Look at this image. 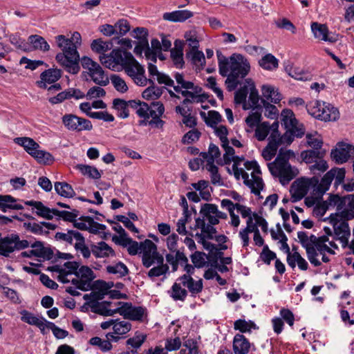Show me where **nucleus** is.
<instances>
[{
    "instance_id": "26",
    "label": "nucleus",
    "mask_w": 354,
    "mask_h": 354,
    "mask_svg": "<svg viewBox=\"0 0 354 354\" xmlns=\"http://www.w3.org/2000/svg\"><path fill=\"white\" fill-rule=\"evenodd\" d=\"M311 29L315 37L317 39L325 41H329L330 43H334L337 40L336 36L329 37L328 35V29L325 24H320L317 22H313L311 24Z\"/></svg>"
},
{
    "instance_id": "37",
    "label": "nucleus",
    "mask_w": 354,
    "mask_h": 354,
    "mask_svg": "<svg viewBox=\"0 0 354 354\" xmlns=\"http://www.w3.org/2000/svg\"><path fill=\"white\" fill-rule=\"evenodd\" d=\"M28 41L32 45V46H30L31 51L32 50H39L42 52H47L50 50V46L46 40L43 37L38 35L29 36Z\"/></svg>"
},
{
    "instance_id": "17",
    "label": "nucleus",
    "mask_w": 354,
    "mask_h": 354,
    "mask_svg": "<svg viewBox=\"0 0 354 354\" xmlns=\"http://www.w3.org/2000/svg\"><path fill=\"white\" fill-rule=\"evenodd\" d=\"M122 315L124 319L143 322L147 316V309L142 306H135L131 302L123 304Z\"/></svg>"
},
{
    "instance_id": "48",
    "label": "nucleus",
    "mask_w": 354,
    "mask_h": 354,
    "mask_svg": "<svg viewBox=\"0 0 354 354\" xmlns=\"http://www.w3.org/2000/svg\"><path fill=\"white\" fill-rule=\"evenodd\" d=\"M9 41L19 50L24 52L31 51L30 45L25 41V39H21L18 34L10 35L9 37Z\"/></svg>"
},
{
    "instance_id": "54",
    "label": "nucleus",
    "mask_w": 354,
    "mask_h": 354,
    "mask_svg": "<svg viewBox=\"0 0 354 354\" xmlns=\"http://www.w3.org/2000/svg\"><path fill=\"white\" fill-rule=\"evenodd\" d=\"M75 275L77 277L83 279L84 282L89 283V286H91V281L95 278L93 270L88 266H81L78 268Z\"/></svg>"
},
{
    "instance_id": "60",
    "label": "nucleus",
    "mask_w": 354,
    "mask_h": 354,
    "mask_svg": "<svg viewBox=\"0 0 354 354\" xmlns=\"http://www.w3.org/2000/svg\"><path fill=\"white\" fill-rule=\"evenodd\" d=\"M157 266H155L150 269L147 273L149 278L158 277L165 274L169 271V266L167 264H165L164 262L156 263Z\"/></svg>"
},
{
    "instance_id": "61",
    "label": "nucleus",
    "mask_w": 354,
    "mask_h": 354,
    "mask_svg": "<svg viewBox=\"0 0 354 354\" xmlns=\"http://www.w3.org/2000/svg\"><path fill=\"white\" fill-rule=\"evenodd\" d=\"M328 168V165L323 158H319L317 161L310 165L309 169L314 175H320L322 173L326 171Z\"/></svg>"
},
{
    "instance_id": "15",
    "label": "nucleus",
    "mask_w": 354,
    "mask_h": 354,
    "mask_svg": "<svg viewBox=\"0 0 354 354\" xmlns=\"http://www.w3.org/2000/svg\"><path fill=\"white\" fill-rule=\"evenodd\" d=\"M62 120L65 127L69 131H90L93 128L90 120L77 117L73 114H66Z\"/></svg>"
},
{
    "instance_id": "47",
    "label": "nucleus",
    "mask_w": 354,
    "mask_h": 354,
    "mask_svg": "<svg viewBox=\"0 0 354 354\" xmlns=\"http://www.w3.org/2000/svg\"><path fill=\"white\" fill-rule=\"evenodd\" d=\"M285 71L290 76L298 80L306 81L310 79V75L308 73L304 72L298 68H293L290 65L285 67Z\"/></svg>"
},
{
    "instance_id": "23",
    "label": "nucleus",
    "mask_w": 354,
    "mask_h": 354,
    "mask_svg": "<svg viewBox=\"0 0 354 354\" xmlns=\"http://www.w3.org/2000/svg\"><path fill=\"white\" fill-rule=\"evenodd\" d=\"M62 76V71L57 68H50L44 71L40 75V80L36 82L37 85L41 88H46L47 84H53L57 82Z\"/></svg>"
},
{
    "instance_id": "8",
    "label": "nucleus",
    "mask_w": 354,
    "mask_h": 354,
    "mask_svg": "<svg viewBox=\"0 0 354 354\" xmlns=\"http://www.w3.org/2000/svg\"><path fill=\"white\" fill-rule=\"evenodd\" d=\"M30 243L27 240H21L17 234H10L2 237L0 234V255L9 257L15 251L28 248Z\"/></svg>"
},
{
    "instance_id": "59",
    "label": "nucleus",
    "mask_w": 354,
    "mask_h": 354,
    "mask_svg": "<svg viewBox=\"0 0 354 354\" xmlns=\"http://www.w3.org/2000/svg\"><path fill=\"white\" fill-rule=\"evenodd\" d=\"M324 103L317 100L310 102L306 105V109L310 115L319 119Z\"/></svg>"
},
{
    "instance_id": "19",
    "label": "nucleus",
    "mask_w": 354,
    "mask_h": 354,
    "mask_svg": "<svg viewBox=\"0 0 354 354\" xmlns=\"http://www.w3.org/2000/svg\"><path fill=\"white\" fill-rule=\"evenodd\" d=\"M113 107L118 111V115L120 118H127L129 115V108H131L135 110L136 113L138 114L139 101H125L122 99L116 98L113 101Z\"/></svg>"
},
{
    "instance_id": "7",
    "label": "nucleus",
    "mask_w": 354,
    "mask_h": 354,
    "mask_svg": "<svg viewBox=\"0 0 354 354\" xmlns=\"http://www.w3.org/2000/svg\"><path fill=\"white\" fill-rule=\"evenodd\" d=\"M92 291L85 294L83 299L92 298L95 302H101L106 295H109L111 298H120L121 293L118 290H111L113 287V282H106L102 280L95 281L91 286Z\"/></svg>"
},
{
    "instance_id": "18",
    "label": "nucleus",
    "mask_w": 354,
    "mask_h": 354,
    "mask_svg": "<svg viewBox=\"0 0 354 354\" xmlns=\"http://www.w3.org/2000/svg\"><path fill=\"white\" fill-rule=\"evenodd\" d=\"M352 151H354V147L344 142H339L335 149L330 153L331 158L336 163L342 164L346 162L351 156Z\"/></svg>"
},
{
    "instance_id": "62",
    "label": "nucleus",
    "mask_w": 354,
    "mask_h": 354,
    "mask_svg": "<svg viewBox=\"0 0 354 354\" xmlns=\"http://www.w3.org/2000/svg\"><path fill=\"white\" fill-rule=\"evenodd\" d=\"M33 155L34 156H32V157L41 164H50L53 161V157L50 153L44 150H40L39 149H37L35 151V154Z\"/></svg>"
},
{
    "instance_id": "50",
    "label": "nucleus",
    "mask_w": 354,
    "mask_h": 354,
    "mask_svg": "<svg viewBox=\"0 0 354 354\" xmlns=\"http://www.w3.org/2000/svg\"><path fill=\"white\" fill-rule=\"evenodd\" d=\"M246 82L250 86V92L249 95V102L250 103V106H254L257 109H261V107L259 104V102L260 100L258 91L255 88L254 83L252 82L251 79H247Z\"/></svg>"
},
{
    "instance_id": "12",
    "label": "nucleus",
    "mask_w": 354,
    "mask_h": 354,
    "mask_svg": "<svg viewBox=\"0 0 354 354\" xmlns=\"http://www.w3.org/2000/svg\"><path fill=\"white\" fill-rule=\"evenodd\" d=\"M228 74L239 79L244 78L250 72V65L248 59L241 54H232L230 57Z\"/></svg>"
},
{
    "instance_id": "44",
    "label": "nucleus",
    "mask_w": 354,
    "mask_h": 354,
    "mask_svg": "<svg viewBox=\"0 0 354 354\" xmlns=\"http://www.w3.org/2000/svg\"><path fill=\"white\" fill-rule=\"evenodd\" d=\"M55 189L59 195L65 198H72L75 195L72 186L65 182H56Z\"/></svg>"
},
{
    "instance_id": "46",
    "label": "nucleus",
    "mask_w": 354,
    "mask_h": 354,
    "mask_svg": "<svg viewBox=\"0 0 354 354\" xmlns=\"http://www.w3.org/2000/svg\"><path fill=\"white\" fill-rule=\"evenodd\" d=\"M259 64L263 68L271 71L278 67L279 62L274 55L268 53L259 60Z\"/></svg>"
},
{
    "instance_id": "2",
    "label": "nucleus",
    "mask_w": 354,
    "mask_h": 354,
    "mask_svg": "<svg viewBox=\"0 0 354 354\" xmlns=\"http://www.w3.org/2000/svg\"><path fill=\"white\" fill-rule=\"evenodd\" d=\"M292 152L279 151L274 162L268 164V169L274 176L278 177L282 185L288 184L299 173L297 169L292 167L288 160Z\"/></svg>"
},
{
    "instance_id": "51",
    "label": "nucleus",
    "mask_w": 354,
    "mask_h": 354,
    "mask_svg": "<svg viewBox=\"0 0 354 354\" xmlns=\"http://www.w3.org/2000/svg\"><path fill=\"white\" fill-rule=\"evenodd\" d=\"M281 120L283 122L286 128H294L297 124V120H296L294 113L290 109H284L282 111Z\"/></svg>"
},
{
    "instance_id": "6",
    "label": "nucleus",
    "mask_w": 354,
    "mask_h": 354,
    "mask_svg": "<svg viewBox=\"0 0 354 354\" xmlns=\"http://www.w3.org/2000/svg\"><path fill=\"white\" fill-rule=\"evenodd\" d=\"M131 55V53L120 49H113L109 55H100L99 59L105 67L113 71H120L129 61V56Z\"/></svg>"
},
{
    "instance_id": "64",
    "label": "nucleus",
    "mask_w": 354,
    "mask_h": 354,
    "mask_svg": "<svg viewBox=\"0 0 354 354\" xmlns=\"http://www.w3.org/2000/svg\"><path fill=\"white\" fill-rule=\"evenodd\" d=\"M270 132V124L263 122L259 124L255 129V136L258 140L262 141L266 139Z\"/></svg>"
},
{
    "instance_id": "5",
    "label": "nucleus",
    "mask_w": 354,
    "mask_h": 354,
    "mask_svg": "<svg viewBox=\"0 0 354 354\" xmlns=\"http://www.w3.org/2000/svg\"><path fill=\"white\" fill-rule=\"evenodd\" d=\"M330 206L336 207L335 215L344 220H351L354 218V194L340 197L338 195H330L328 198Z\"/></svg>"
},
{
    "instance_id": "38",
    "label": "nucleus",
    "mask_w": 354,
    "mask_h": 354,
    "mask_svg": "<svg viewBox=\"0 0 354 354\" xmlns=\"http://www.w3.org/2000/svg\"><path fill=\"white\" fill-rule=\"evenodd\" d=\"M84 236L82 233L77 230H70L66 232H57L55 238L58 241H64L74 246V243H77V236Z\"/></svg>"
},
{
    "instance_id": "42",
    "label": "nucleus",
    "mask_w": 354,
    "mask_h": 354,
    "mask_svg": "<svg viewBox=\"0 0 354 354\" xmlns=\"http://www.w3.org/2000/svg\"><path fill=\"white\" fill-rule=\"evenodd\" d=\"M148 83L150 84V86L142 92V97L146 100H156L159 98L162 93V88L156 86L154 82L151 79H149Z\"/></svg>"
},
{
    "instance_id": "58",
    "label": "nucleus",
    "mask_w": 354,
    "mask_h": 354,
    "mask_svg": "<svg viewBox=\"0 0 354 354\" xmlns=\"http://www.w3.org/2000/svg\"><path fill=\"white\" fill-rule=\"evenodd\" d=\"M77 168L83 175H86L91 178L99 179L101 177L100 171L95 167L85 165H77Z\"/></svg>"
},
{
    "instance_id": "45",
    "label": "nucleus",
    "mask_w": 354,
    "mask_h": 354,
    "mask_svg": "<svg viewBox=\"0 0 354 354\" xmlns=\"http://www.w3.org/2000/svg\"><path fill=\"white\" fill-rule=\"evenodd\" d=\"M187 296V290L183 288V284L180 281H177L174 283L171 287V297L175 301H184Z\"/></svg>"
},
{
    "instance_id": "43",
    "label": "nucleus",
    "mask_w": 354,
    "mask_h": 354,
    "mask_svg": "<svg viewBox=\"0 0 354 354\" xmlns=\"http://www.w3.org/2000/svg\"><path fill=\"white\" fill-rule=\"evenodd\" d=\"M326 153L325 150L309 149L301 152L302 160L308 164H312L319 158H323Z\"/></svg>"
},
{
    "instance_id": "56",
    "label": "nucleus",
    "mask_w": 354,
    "mask_h": 354,
    "mask_svg": "<svg viewBox=\"0 0 354 354\" xmlns=\"http://www.w3.org/2000/svg\"><path fill=\"white\" fill-rule=\"evenodd\" d=\"M106 271L109 274H116L118 277H124L129 272L127 267L121 262H119L114 266H108L106 267Z\"/></svg>"
},
{
    "instance_id": "14",
    "label": "nucleus",
    "mask_w": 354,
    "mask_h": 354,
    "mask_svg": "<svg viewBox=\"0 0 354 354\" xmlns=\"http://www.w3.org/2000/svg\"><path fill=\"white\" fill-rule=\"evenodd\" d=\"M344 178L345 170L344 169L333 168L323 176L320 182L319 181L314 191L322 195L328 190L334 178L335 179V184L337 185L342 183Z\"/></svg>"
},
{
    "instance_id": "1",
    "label": "nucleus",
    "mask_w": 354,
    "mask_h": 354,
    "mask_svg": "<svg viewBox=\"0 0 354 354\" xmlns=\"http://www.w3.org/2000/svg\"><path fill=\"white\" fill-rule=\"evenodd\" d=\"M57 46L62 50L56 55L57 62L70 73L77 74L80 69L79 66L80 55L77 46L81 45V35L75 32L71 39L63 35L55 37Z\"/></svg>"
},
{
    "instance_id": "30",
    "label": "nucleus",
    "mask_w": 354,
    "mask_h": 354,
    "mask_svg": "<svg viewBox=\"0 0 354 354\" xmlns=\"http://www.w3.org/2000/svg\"><path fill=\"white\" fill-rule=\"evenodd\" d=\"M194 13L188 10H178L171 12H165L162 18L165 21L171 22H184L187 19L192 17Z\"/></svg>"
},
{
    "instance_id": "53",
    "label": "nucleus",
    "mask_w": 354,
    "mask_h": 354,
    "mask_svg": "<svg viewBox=\"0 0 354 354\" xmlns=\"http://www.w3.org/2000/svg\"><path fill=\"white\" fill-rule=\"evenodd\" d=\"M201 117L204 119L205 123L211 127H214L221 120V115L218 111H209L208 112V116H206V113L205 112H201Z\"/></svg>"
},
{
    "instance_id": "52",
    "label": "nucleus",
    "mask_w": 354,
    "mask_h": 354,
    "mask_svg": "<svg viewBox=\"0 0 354 354\" xmlns=\"http://www.w3.org/2000/svg\"><path fill=\"white\" fill-rule=\"evenodd\" d=\"M206 169L211 174V183L213 185H221L223 184L221 175L218 174V168L213 164L212 159L206 165Z\"/></svg>"
},
{
    "instance_id": "49",
    "label": "nucleus",
    "mask_w": 354,
    "mask_h": 354,
    "mask_svg": "<svg viewBox=\"0 0 354 354\" xmlns=\"http://www.w3.org/2000/svg\"><path fill=\"white\" fill-rule=\"evenodd\" d=\"M74 248L77 252H80L82 257L85 259H88L92 252L91 247H88L85 244V238L78 235L77 243H74Z\"/></svg>"
},
{
    "instance_id": "24",
    "label": "nucleus",
    "mask_w": 354,
    "mask_h": 354,
    "mask_svg": "<svg viewBox=\"0 0 354 354\" xmlns=\"http://www.w3.org/2000/svg\"><path fill=\"white\" fill-rule=\"evenodd\" d=\"M241 176L244 180V184L250 188L251 192L255 195H260L261 190L263 189L264 186L262 178L254 174H252V179H249L248 174L244 170L242 172Z\"/></svg>"
},
{
    "instance_id": "41",
    "label": "nucleus",
    "mask_w": 354,
    "mask_h": 354,
    "mask_svg": "<svg viewBox=\"0 0 354 354\" xmlns=\"http://www.w3.org/2000/svg\"><path fill=\"white\" fill-rule=\"evenodd\" d=\"M112 48V43L110 41H104L102 39H94L91 44V50L100 55H106L105 53L110 50Z\"/></svg>"
},
{
    "instance_id": "16",
    "label": "nucleus",
    "mask_w": 354,
    "mask_h": 354,
    "mask_svg": "<svg viewBox=\"0 0 354 354\" xmlns=\"http://www.w3.org/2000/svg\"><path fill=\"white\" fill-rule=\"evenodd\" d=\"M330 223L333 225L335 235L343 243H348L350 236V228L347 223L348 220L340 218V216L335 214H331L329 217Z\"/></svg>"
},
{
    "instance_id": "10",
    "label": "nucleus",
    "mask_w": 354,
    "mask_h": 354,
    "mask_svg": "<svg viewBox=\"0 0 354 354\" xmlns=\"http://www.w3.org/2000/svg\"><path fill=\"white\" fill-rule=\"evenodd\" d=\"M140 251L142 254V264L146 268H149L156 263L164 262V258L158 252L156 245L149 239L140 243Z\"/></svg>"
},
{
    "instance_id": "29",
    "label": "nucleus",
    "mask_w": 354,
    "mask_h": 354,
    "mask_svg": "<svg viewBox=\"0 0 354 354\" xmlns=\"http://www.w3.org/2000/svg\"><path fill=\"white\" fill-rule=\"evenodd\" d=\"M18 199L10 195H0V210L3 212H8L10 210L23 209L24 206L18 204Z\"/></svg>"
},
{
    "instance_id": "3",
    "label": "nucleus",
    "mask_w": 354,
    "mask_h": 354,
    "mask_svg": "<svg viewBox=\"0 0 354 354\" xmlns=\"http://www.w3.org/2000/svg\"><path fill=\"white\" fill-rule=\"evenodd\" d=\"M200 214L203 215V217L209 221V224L202 230V234L204 238L208 239H213L216 230L214 225L218 224L219 219H226L227 218V214L222 212L218 209V207L215 204L205 203L201 206Z\"/></svg>"
},
{
    "instance_id": "39",
    "label": "nucleus",
    "mask_w": 354,
    "mask_h": 354,
    "mask_svg": "<svg viewBox=\"0 0 354 354\" xmlns=\"http://www.w3.org/2000/svg\"><path fill=\"white\" fill-rule=\"evenodd\" d=\"M339 111L334 106L330 104L324 105L322 109L319 120L324 121H335L339 118Z\"/></svg>"
},
{
    "instance_id": "35",
    "label": "nucleus",
    "mask_w": 354,
    "mask_h": 354,
    "mask_svg": "<svg viewBox=\"0 0 354 354\" xmlns=\"http://www.w3.org/2000/svg\"><path fill=\"white\" fill-rule=\"evenodd\" d=\"M295 250L293 248V250ZM287 263L288 266L294 269L297 264L299 268L301 270H306L308 268V263L304 258L295 250L292 254L287 257Z\"/></svg>"
},
{
    "instance_id": "28",
    "label": "nucleus",
    "mask_w": 354,
    "mask_h": 354,
    "mask_svg": "<svg viewBox=\"0 0 354 354\" xmlns=\"http://www.w3.org/2000/svg\"><path fill=\"white\" fill-rule=\"evenodd\" d=\"M24 203L28 206H32L36 209V214L46 219H52L55 216L56 209H50L46 207L41 201H27Z\"/></svg>"
},
{
    "instance_id": "13",
    "label": "nucleus",
    "mask_w": 354,
    "mask_h": 354,
    "mask_svg": "<svg viewBox=\"0 0 354 354\" xmlns=\"http://www.w3.org/2000/svg\"><path fill=\"white\" fill-rule=\"evenodd\" d=\"M297 237L301 245L306 249L307 257L310 263L315 267L321 266V261L317 258V253H315L313 247L319 242V237L313 234L308 236L304 232H299L297 233Z\"/></svg>"
},
{
    "instance_id": "36",
    "label": "nucleus",
    "mask_w": 354,
    "mask_h": 354,
    "mask_svg": "<svg viewBox=\"0 0 354 354\" xmlns=\"http://www.w3.org/2000/svg\"><path fill=\"white\" fill-rule=\"evenodd\" d=\"M263 99L270 100L272 103L277 104L281 100V95L277 88L271 85H263L261 88Z\"/></svg>"
},
{
    "instance_id": "11",
    "label": "nucleus",
    "mask_w": 354,
    "mask_h": 354,
    "mask_svg": "<svg viewBox=\"0 0 354 354\" xmlns=\"http://www.w3.org/2000/svg\"><path fill=\"white\" fill-rule=\"evenodd\" d=\"M318 183V176H313L310 178H302L295 180L290 187L292 201L297 202L302 199L310 187L315 189V186Z\"/></svg>"
},
{
    "instance_id": "33",
    "label": "nucleus",
    "mask_w": 354,
    "mask_h": 354,
    "mask_svg": "<svg viewBox=\"0 0 354 354\" xmlns=\"http://www.w3.org/2000/svg\"><path fill=\"white\" fill-rule=\"evenodd\" d=\"M88 73L91 80L100 86H105L109 83V77L100 64Z\"/></svg>"
},
{
    "instance_id": "21",
    "label": "nucleus",
    "mask_w": 354,
    "mask_h": 354,
    "mask_svg": "<svg viewBox=\"0 0 354 354\" xmlns=\"http://www.w3.org/2000/svg\"><path fill=\"white\" fill-rule=\"evenodd\" d=\"M177 281H180L183 286L187 288V291L194 296L201 292L203 289V282L201 278L195 280L191 276L182 275L177 279Z\"/></svg>"
},
{
    "instance_id": "25",
    "label": "nucleus",
    "mask_w": 354,
    "mask_h": 354,
    "mask_svg": "<svg viewBox=\"0 0 354 354\" xmlns=\"http://www.w3.org/2000/svg\"><path fill=\"white\" fill-rule=\"evenodd\" d=\"M113 330V333H109L107 337L114 342H118L120 339L119 336L114 335H123L129 332L131 329V324L125 320L115 319Z\"/></svg>"
},
{
    "instance_id": "55",
    "label": "nucleus",
    "mask_w": 354,
    "mask_h": 354,
    "mask_svg": "<svg viewBox=\"0 0 354 354\" xmlns=\"http://www.w3.org/2000/svg\"><path fill=\"white\" fill-rule=\"evenodd\" d=\"M80 220L87 222V230L91 233L97 234L100 231H103L106 229V226L104 225L94 221L93 218L90 216H82L80 218Z\"/></svg>"
},
{
    "instance_id": "34",
    "label": "nucleus",
    "mask_w": 354,
    "mask_h": 354,
    "mask_svg": "<svg viewBox=\"0 0 354 354\" xmlns=\"http://www.w3.org/2000/svg\"><path fill=\"white\" fill-rule=\"evenodd\" d=\"M14 142L23 147L24 150L31 156L35 154L37 149L40 148L39 145L32 138L28 137H19L14 139Z\"/></svg>"
},
{
    "instance_id": "22",
    "label": "nucleus",
    "mask_w": 354,
    "mask_h": 354,
    "mask_svg": "<svg viewBox=\"0 0 354 354\" xmlns=\"http://www.w3.org/2000/svg\"><path fill=\"white\" fill-rule=\"evenodd\" d=\"M24 227L28 232L36 235H48L50 230H55L57 227L55 224L48 222L40 223H24Z\"/></svg>"
},
{
    "instance_id": "57",
    "label": "nucleus",
    "mask_w": 354,
    "mask_h": 354,
    "mask_svg": "<svg viewBox=\"0 0 354 354\" xmlns=\"http://www.w3.org/2000/svg\"><path fill=\"white\" fill-rule=\"evenodd\" d=\"M186 56L190 58L192 63L195 65L203 66L205 62L203 53L198 50V48H196V50L190 49V50L186 53Z\"/></svg>"
},
{
    "instance_id": "63",
    "label": "nucleus",
    "mask_w": 354,
    "mask_h": 354,
    "mask_svg": "<svg viewBox=\"0 0 354 354\" xmlns=\"http://www.w3.org/2000/svg\"><path fill=\"white\" fill-rule=\"evenodd\" d=\"M110 80L114 88L120 93H125L128 90V86L125 81L118 75H112L110 77Z\"/></svg>"
},
{
    "instance_id": "40",
    "label": "nucleus",
    "mask_w": 354,
    "mask_h": 354,
    "mask_svg": "<svg viewBox=\"0 0 354 354\" xmlns=\"http://www.w3.org/2000/svg\"><path fill=\"white\" fill-rule=\"evenodd\" d=\"M174 44V48L171 50V57L177 68H182L184 64L183 57V45L182 41L178 40L175 41Z\"/></svg>"
},
{
    "instance_id": "31",
    "label": "nucleus",
    "mask_w": 354,
    "mask_h": 354,
    "mask_svg": "<svg viewBox=\"0 0 354 354\" xmlns=\"http://www.w3.org/2000/svg\"><path fill=\"white\" fill-rule=\"evenodd\" d=\"M91 250L96 258H104L115 255L112 248L104 241H100L97 244H91Z\"/></svg>"
},
{
    "instance_id": "9",
    "label": "nucleus",
    "mask_w": 354,
    "mask_h": 354,
    "mask_svg": "<svg viewBox=\"0 0 354 354\" xmlns=\"http://www.w3.org/2000/svg\"><path fill=\"white\" fill-rule=\"evenodd\" d=\"M125 73L139 86H145L149 79L145 75L144 67L133 57L129 56V61L123 68Z\"/></svg>"
},
{
    "instance_id": "32",
    "label": "nucleus",
    "mask_w": 354,
    "mask_h": 354,
    "mask_svg": "<svg viewBox=\"0 0 354 354\" xmlns=\"http://www.w3.org/2000/svg\"><path fill=\"white\" fill-rule=\"evenodd\" d=\"M32 248L29 251L31 255L50 260L53 257V252L50 248H46L41 241H35L30 245Z\"/></svg>"
},
{
    "instance_id": "4",
    "label": "nucleus",
    "mask_w": 354,
    "mask_h": 354,
    "mask_svg": "<svg viewBox=\"0 0 354 354\" xmlns=\"http://www.w3.org/2000/svg\"><path fill=\"white\" fill-rule=\"evenodd\" d=\"M164 112V105L159 101L153 102L150 104L139 101L138 115L152 118L149 122V125L152 127L156 128H162L163 127L165 122L160 118Z\"/></svg>"
},
{
    "instance_id": "20",
    "label": "nucleus",
    "mask_w": 354,
    "mask_h": 354,
    "mask_svg": "<svg viewBox=\"0 0 354 354\" xmlns=\"http://www.w3.org/2000/svg\"><path fill=\"white\" fill-rule=\"evenodd\" d=\"M124 301H103L99 302V315L103 316H113L115 314L122 315Z\"/></svg>"
},
{
    "instance_id": "27",
    "label": "nucleus",
    "mask_w": 354,
    "mask_h": 354,
    "mask_svg": "<svg viewBox=\"0 0 354 354\" xmlns=\"http://www.w3.org/2000/svg\"><path fill=\"white\" fill-rule=\"evenodd\" d=\"M233 351L234 354H248L251 344L248 339L241 334H236L233 339Z\"/></svg>"
}]
</instances>
